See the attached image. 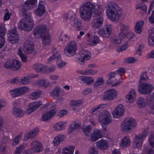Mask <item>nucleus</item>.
Listing matches in <instances>:
<instances>
[{"label":"nucleus","instance_id":"1","mask_svg":"<svg viewBox=\"0 0 154 154\" xmlns=\"http://www.w3.org/2000/svg\"><path fill=\"white\" fill-rule=\"evenodd\" d=\"M98 6L94 5L91 2H87L83 5L79 9V14L81 18L84 20L88 21L91 19L92 15L96 14V11L99 12Z\"/></svg>","mask_w":154,"mask_h":154},{"label":"nucleus","instance_id":"2","mask_svg":"<svg viewBox=\"0 0 154 154\" xmlns=\"http://www.w3.org/2000/svg\"><path fill=\"white\" fill-rule=\"evenodd\" d=\"M149 80V78L147 75L146 72H143L141 74L138 88L140 94L145 95L149 94L154 89L152 84L146 83Z\"/></svg>","mask_w":154,"mask_h":154},{"label":"nucleus","instance_id":"3","mask_svg":"<svg viewBox=\"0 0 154 154\" xmlns=\"http://www.w3.org/2000/svg\"><path fill=\"white\" fill-rule=\"evenodd\" d=\"M23 18L18 23L19 28L23 29L25 31H29L32 29L34 26L31 14L29 13H24L23 14Z\"/></svg>","mask_w":154,"mask_h":154},{"label":"nucleus","instance_id":"4","mask_svg":"<svg viewBox=\"0 0 154 154\" xmlns=\"http://www.w3.org/2000/svg\"><path fill=\"white\" fill-rule=\"evenodd\" d=\"M20 62L15 59L9 60L6 61L4 63V67L6 69H12L16 71L20 67Z\"/></svg>","mask_w":154,"mask_h":154},{"label":"nucleus","instance_id":"5","mask_svg":"<svg viewBox=\"0 0 154 154\" xmlns=\"http://www.w3.org/2000/svg\"><path fill=\"white\" fill-rule=\"evenodd\" d=\"M77 46L75 41H71L65 46L64 50V54L67 56L72 57L76 53Z\"/></svg>","mask_w":154,"mask_h":154},{"label":"nucleus","instance_id":"6","mask_svg":"<svg viewBox=\"0 0 154 154\" xmlns=\"http://www.w3.org/2000/svg\"><path fill=\"white\" fill-rule=\"evenodd\" d=\"M95 12L96 14H94L92 15L93 18L91 25L94 29H96L102 26L103 21V18L101 16V14H100L99 12L98 13L97 11H96Z\"/></svg>","mask_w":154,"mask_h":154},{"label":"nucleus","instance_id":"7","mask_svg":"<svg viewBox=\"0 0 154 154\" xmlns=\"http://www.w3.org/2000/svg\"><path fill=\"white\" fill-rule=\"evenodd\" d=\"M136 126L134 119L132 118H129L124 121L123 124L121 125V128L122 131L126 132L131 130V127H135Z\"/></svg>","mask_w":154,"mask_h":154},{"label":"nucleus","instance_id":"8","mask_svg":"<svg viewBox=\"0 0 154 154\" xmlns=\"http://www.w3.org/2000/svg\"><path fill=\"white\" fill-rule=\"evenodd\" d=\"M111 11L110 10L106 11V12L110 14L109 18L112 21L118 20L120 17L122 13V9L118 6V8H112Z\"/></svg>","mask_w":154,"mask_h":154},{"label":"nucleus","instance_id":"9","mask_svg":"<svg viewBox=\"0 0 154 154\" xmlns=\"http://www.w3.org/2000/svg\"><path fill=\"white\" fill-rule=\"evenodd\" d=\"M117 96V91L114 89H110L105 91L103 97L104 101H110L116 98Z\"/></svg>","mask_w":154,"mask_h":154},{"label":"nucleus","instance_id":"10","mask_svg":"<svg viewBox=\"0 0 154 154\" xmlns=\"http://www.w3.org/2000/svg\"><path fill=\"white\" fill-rule=\"evenodd\" d=\"M99 119L105 125H107L112 122V118L110 114L108 111H104L101 112Z\"/></svg>","mask_w":154,"mask_h":154},{"label":"nucleus","instance_id":"11","mask_svg":"<svg viewBox=\"0 0 154 154\" xmlns=\"http://www.w3.org/2000/svg\"><path fill=\"white\" fill-rule=\"evenodd\" d=\"M112 31L111 26L109 24H106L104 27L98 30V34L100 36L105 38L108 37Z\"/></svg>","mask_w":154,"mask_h":154},{"label":"nucleus","instance_id":"12","mask_svg":"<svg viewBox=\"0 0 154 154\" xmlns=\"http://www.w3.org/2000/svg\"><path fill=\"white\" fill-rule=\"evenodd\" d=\"M29 91V88L27 86H24L15 89L11 91L12 96L17 97L27 93Z\"/></svg>","mask_w":154,"mask_h":154},{"label":"nucleus","instance_id":"13","mask_svg":"<svg viewBox=\"0 0 154 154\" xmlns=\"http://www.w3.org/2000/svg\"><path fill=\"white\" fill-rule=\"evenodd\" d=\"M48 33L47 28L44 25H40L38 26L35 28V31L33 32V35L35 36L38 35L40 37Z\"/></svg>","mask_w":154,"mask_h":154},{"label":"nucleus","instance_id":"14","mask_svg":"<svg viewBox=\"0 0 154 154\" xmlns=\"http://www.w3.org/2000/svg\"><path fill=\"white\" fill-rule=\"evenodd\" d=\"M31 146L33 151L35 152H39L43 150L42 144L36 140L32 141Z\"/></svg>","mask_w":154,"mask_h":154},{"label":"nucleus","instance_id":"15","mask_svg":"<svg viewBox=\"0 0 154 154\" xmlns=\"http://www.w3.org/2000/svg\"><path fill=\"white\" fill-rule=\"evenodd\" d=\"M148 133V132L146 130H145L144 131L142 135L139 134L135 136V143L137 148H139L141 146L142 143V139L145 138Z\"/></svg>","mask_w":154,"mask_h":154},{"label":"nucleus","instance_id":"16","mask_svg":"<svg viewBox=\"0 0 154 154\" xmlns=\"http://www.w3.org/2000/svg\"><path fill=\"white\" fill-rule=\"evenodd\" d=\"M42 104V102L41 101L34 102L29 104L28 108L27 109L26 113L28 115L30 114L38 108Z\"/></svg>","mask_w":154,"mask_h":154},{"label":"nucleus","instance_id":"17","mask_svg":"<svg viewBox=\"0 0 154 154\" xmlns=\"http://www.w3.org/2000/svg\"><path fill=\"white\" fill-rule=\"evenodd\" d=\"M56 112L55 109H51L46 113L43 115L40 120L42 121H47L53 117Z\"/></svg>","mask_w":154,"mask_h":154},{"label":"nucleus","instance_id":"18","mask_svg":"<svg viewBox=\"0 0 154 154\" xmlns=\"http://www.w3.org/2000/svg\"><path fill=\"white\" fill-rule=\"evenodd\" d=\"M124 112V109L123 105L120 104L115 109V111L112 112L113 116L115 118H119L121 116Z\"/></svg>","mask_w":154,"mask_h":154},{"label":"nucleus","instance_id":"19","mask_svg":"<svg viewBox=\"0 0 154 154\" xmlns=\"http://www.w3.org/2000/svg\"><path fill=\"white\" fill-rule=\"evenodd\" d=\"M46 11L45 8L42 4L39 3L38 4V7L35 11V13L37 16L41 17Z\"/></svg>","mask_w":154,"mask_h":154},{"label":"nucleus","instance_id":"20","mask_svg":"<svg viewBox=\"0 0 154 154\" xmlns=\"http://www.w3.org/2000/svg\"><path fill=\"white\" fill-rule=\"evenodd\" d=\"M102 137V135L101 134L100 130L95 129L94 131L93 134L91 136V140L93 142H95L99 138Z\"/></svg>","mask_w":154,"mask_h":154},{"label":"nucleus","instance_id":"21","mask_svg":"<svg viewBox=\"0 0 154 154\" xmlns=\"http://www.w3.org/2000/svg\"><path fill=\"white\" fill-rule=\"evenodd\" d=\"M96 146L102 150L106 149L108 148L107 142L103 139H101L96 143Z\"/></svg>","mask_w":154,"mask_h":154},{"label":"nucleus","instance_id":"22","mask_svg":"<svg viewBox=\"0 0 154 154\" xmlns=\"http://www.w3.org/2000/svg\"><path fill=\"white\" fill-rule=\"evenodd\" d=\"M39 130L37 128H35L31 131L26 134L24 137V139L26 140L30 138L35 137L38 134Z\"/></svg>","mask_w":154,"mask_h":154},{"label":"nucleus","instance_id":"23","mask_svg":"<svg viewBox=\"0 0 154 154\" xmlns=\"http://www.w3.org/2000/svg\"><path fill=\"white\" fill-rule=\"evenodd\" d=\"M12 113L15 117H22L24 114V111L19 108H13Z\"/></svg>","mask_w":154,"mask_h":154},{"label":"nucleus","instance_id":"24","mask_svg":"<svg viewBox=\"0 0 154 154\" xmlns=\"http://www.w3.org/2000/svg\"><path fill=\"white\" fill-rule=\"evenodd\" d=\"M34 49L33 45L29 44L24 45L23 48L24 52L26 54H29L32 53Z\"/></svg>","mask_w":154,"mask_h":154},{"label":"nucleus","instance_id":"25","mask_svg":"<svg viewBox=\"0 0 154 154\" xmlns=\"http://www.w3.org/2000/svg\"><path fill=\"white\" fill-rule=\"evenodd\" d=\"M144 21L141 20L136 22L134 27L135 31L138 34H140L142 32V29Z\"/></svg>","mask_w":154,"mask_h":154},{"label":"nucleus","instance_id":"26","mask_svg":"<svg viewBox=\"0 0 154 154\" xmlns=\"http://www.w3.org/2000/svg\"><path fill=\"white\" fill-rule=\"evenodd\" d=\"M148 105L149 108L148 110L150 114H154V100L152 98H150L147 99Z\"/></svg>","mask_w":154,"mask_h":154},{"label":"nucleus","instance_id":"27","mask_svg":"<svg viewBox=\"0 0 154 154\" xmlns=\"http://www.w3.org/2000/svg\"><path fill=\"white\" fill-rule=\"evenodd\" d=\"M42 38L43 44L44 46L48 45L51 41V39L48 33L40 37Z\"/></svg>","mask_w":154,"mask_h":154},{"label":"nucleus","instance_id":"28","mask_svg":"<svg viewBox=\"0 0 154 154\" xmlns=\"http://www.w3.org/2000/svg\"><path fill=\"white\" fill-rule=\"evenodd\" d=\"M71 24L73 26H75L78 29H79L82 26L81 21L80 20L75 18L70 21Z\"/></svg>","mask_w":154,"mask_h":154},{"label":"nucleus","instance_id":"29","mask_svg":"<svg viewBox=\"0 0 154 154\" xmlns=\"http://www.w3.org/2000/svg\"><path fill=\"white\" fill-rule=\"evenodd\" d=\"M130 144V139L128 137H124L121 140V143L120 144L121 147H125L129 146Z\"/></svg>","mask_w":154,"mask_h":154},{"label":"nucleus","instance_id":"30","mask_svg":"<svg viewBox=\"0 0 154 154\" xmlns=\"http://www.w3.org/2000/svg\"><path fill=\"white\" fill-rule=\"evenodd\" d=\"M64 137L63 135L58 134L56 136L53 140L54 144L57 145L62 142L64 140Z\"/></svg>","mask_w":154,"mask_h":154},{"label":"nucleus","instance_id":"31","mask_svg":"<svg viewBox=\"0 0 154 154\" xmlns=\"http://www.w3.org/2000/svg\"><path fill=\"white\" fill-rule=\"evenodd\" d=\"M33 68L38 72H44L45 70V66L42 64H35L33 66Z\"/></svg>","mask_w":154,"mask_h":154},{"label":"nucleus","instance_id":"32","mask_svg":"<svg viewBox=\"0 0 154 154\" xmlns=\"http://www.w3.org/2000/svg\"><path fill=\"white\" fill-rule=\"evenodd\" d=\"M80 123L79 122H73L69 126V130L71 132L77 129L80 127Z\"/></svg>","mask_w":154,"mask_h":154},{"label":"nucleus","instance_id":"33","mask_svg":"<svg viewBox=\"0 0 154 154\" xmlns=\"http://www.w3.org/2000/svg\"><path fill=\"white\" fill-rule=\"evenodd\" d=\"M75 148L74 146H69L62 150V154H73V150Z\"/></svg>","mask_w":154,"mask_h":154},{"label":"nucleus","instance_id":"34","mask_svg":"<svg viewBox=\"0 0 154 154\" xmlns=\"http://www.w3.org/2000/svg\"><path fill=\"white\" fill-rule=\"evenodd\" d=\"M56 58V62L58 66V68H62L66 65V63L62 61L60 54H58Z\"/></svg>","mask_w":154,"mask_h":154},{"label":"nucleus","instance_id":"35","mask_svg":"<svg viewBox=\"0 0 154 154\" xmlns=\"http://www.w3.org/2000/svg\"><path fill=\"white\" fill-rule=\"evenodd\" d=\"M80 53L81 54L83 55V57L85 60H88L90 59L91 58L90 53V51L88 50H82L80 51Z\"/></svg>","mask_w":154,"mask_h":154},{"label":"nucleus","instance_id":"36","mask_svg":"<svg viewBox=\"0 0 154 154\" xmlns=\"http://www.w3.org/2000/svg\"><path fill=\"white\" fill-rule=\"evenodd\" d=\"M104 83V80L102 77L97 78L93 84L94 87L95 88H97L100 85H103Z\"/></svg>","mask_w":154,"mask_h":154},{"label":"nucleus","instance_id":"37","mask_svg":"<svg viewBox=\"0 0 154 154\" xmlns=\"http://www.w3.org/2000/svg\"><path fill=\"white\" fill-rule=\"evenodd\" d=\"M82 103V101L81 100H73L70 102V104L72 109L74 110L75 107H78Z\"/></svg>","mask_w":154,"mask_h":154},{"label":"nucleus","instance_id":"38","mask_svg":"<svg viewBox=\"0 0 154 154\" xmlns=\"http://www.w3.org/2000/svg\"><path fill=\"white\" fill-rule=\"evenodd\" d=\"M118 8V5L116 3L113 2H109L107 5V6L105 7L106 10L107 11L109 10L111 11L112 8Z\"/></svg>","mask_w":154,"mask_h":154},{"label":"nucleus","instance_id":"39","mask_svg":"<svg viewBox=\"0 0 154 154\" xmlns=\"http://www.w3.org/2000/svg\"><path fill=\"white\" fill-rule=\"evenodd\" d=\"M33 8L32 6H29V4L25 3V2L20 7V9L23 11V13H26V11L27 10L31 9Z\"/></svg>","mask_w":154,"mask_h":154},{"label":"nucleus","instance_id":"40","mask_svg":"<svg viewBox=\"0 0 154 154\" xmlns=\"http://www.w3.org/2000/svg\"><path fill=\"white\" fill-rule=\"evenodd\" d=\"M41 94L42 92L40 91L39 92H34L29 95V97L31 99H36L39 97Z\"/></svg>","mask_w":154,"mask_h":154},{"label":"nucleus","instance_id":"41","mask_svg":"<svg viewBox=\"0 0 154 154\" xmlns=\"http://www.w3.org/2000/svg\"><path fill=\"white\" fill-rule=\"evenodd\" d=\"M54 127L56 130L60 131L64 129V125L62 122H59L55 123Z\"/></svg>","mask_w":154,"mask_h":154},{"label":"nucleus","instance_id":"42","mask_svg":"<svg viewBox=\"0 0 154 154\" xmlns=\"http://www.w3.org/2000/svg\"><path fill=\"white\" fill-rule=\"evenodd\" d=\"M135 36L134 33L132 32H130L127 33L126 34H123L121 35V37L123 38H127L128 39L130 40L133 38Z\"/></svg>","mask_w":154,"mask_h":154},{"label":"nucleus","instance_id":"43","mask_svg":"<svg viewBox=\"0 0 154 154\" xmlns=\"http://www.w3.org/2000/svg\"><path fill=\"white\" fill-rule=\"evenodd\" d=\"M136 94L134 91L131 89V91L129 92V94L126 95V98L128 100H132L135 97Z\"/></svg>","mask_w":154,"mask_h":154},{"label":"nucleus","instance_id":"44","mask_svg":"<svg viewBox=\"0 0 154 154\" xmlns=\"http://www.w3.org/2000/svg\"><path fill=\"white\" fill-rule=\"evenodd\" d=\"M137 104L139 107L141 108L145 106L146 103L144 99L142 97H140L138 99Z\"/></svg>","mask_w":154,"mask_h":154},{"label":"nucleus","instance_id":"45","mask_svg":"<svg viewBox=\"0 0 154 154\" xmlns=\"http://www.w3.org/2000/svg\"><path fill=\"white\" fill-rule=\"evenodd\" d=\"M82 131L84 134L87 136H88L91 134L92 130L91 127L88 126L87 127L82 128Z\"/></svg>","mask_w":154,"mask_h":154},{"label":"nucleus","instance_id":"46","mask_svg":"<svg viewBox=\"0 0 154 154\" xmlns=\"http://www.w3.org/2000/svg\"><path fill=\"white\" fill-rule=\"evenodd\" d=\"M18 54L23 61V62H25L26 61V57L23 53L20 48L18 50Z\"/></svg>","mask_w":154,"mask_h":154},{"label":"nucleus","instance_id":"47","mask_svg":"<svg viewBox=\"0 0 154 154\" xmlns=\"http://www.w3.org/2000/svg\"><path fill=\"white\" fill-rule=\"evenodd\" d=\"M8 40L12 44L17 43L18 41V37H12V36H7Z\"/></svg>","mask_w":154,"mask_h":154},{"label":"nucleus","instance_id":"48","mask_svg":"<svg viewBox=\"0 0 154 154\" xmlns=\"http://www.w3.org/2000/svg\"><path fill=\"white\" fill-rule=\"evenodd\" d=\"M97 72L96 69H89L85 70V71L82 73V74L85 75H93L95 74Z\"/></svg>","mask_w":154,"mask_h":154},{"label":"nucleus","instance_id":"49","mask_svg":"<svg viewBox=\"0 0 154 154\" xmlns=\"http://www.w3.org/2000/svg\"><path fill=\"white\" fill-rule=\"evenodd\" d=\"M37 85L39 86H43L45 88L48 86V84L45 83V81L44 80H38L37 81Z\"/></svg>","mask_w":154,"mask_h":154},{"label":"nucleus","instance_id":"50","mask_svg":"<svg viewBox=\"0 0 154 154\" xmlns=\"http://www.w3.org/2000/svg\"><path fill=\"white\" fill-rule=\"evenodd\" d=\"M69 38V36L67 34H65L63 35H62L61 34L60 35L59 40H60L61 42H66L68 41Z\"/></svg>","mask_w":154,"mask_h":154},{"label":"nucleus","instance_id":"51","mask_svg":"<svg viewBox=\"0 0 154 154\" xmlns=\"http://www.w3.org/2000/svg\"><path fill=\"white\" fill-rule=\"evenodd\" d=\"M29 82V79L27 77H22L20 80V82L23 85H26Z\"/></svg>","mask_w":154,"mask_h":154},{"label":"nucleus","instance_id":"52","mask_svg":"<svg viewBox=\"0 0 154 154\" xmlns=\"http://www.w3.org/2000/svg\"><path fill=\"white\" fill-rule=\"evenodd\" d=\"M120 26L121 27V29L120 32L119 33V35L120 36H121L123 34L124 31L128 29V26L123 24H121L120 25Z\"/></svg>","mask_w":154,"mask_h":154},{"label":"nucleus","instance_id":"53","mask_svg":"<svg viewBox=\"0 0 154 154\" xmlns=\"http://www.w3.org/2000/svg\"><path fill=\"white\" fill-rule=\"evenodd\" d=\"M21 137V135H18L12 141V145L13 146H15L18 143Z\"/></svg>","mask_w":154,"mask_h":154},{"label":"nucleus","instance_id":"54","mask_svg":"<svg viewBox=\"0 0 154 154\" xmlns=\"http://www.w3.org/2000/svg\"><path fill=\"white\" fill-rule=\"evenodd\" d=\"M137 60L132 57H129L127 58H125L124 59V62L127 63H134Z\"/></svg>","mask_w":154,"mask_h":154},{"label":"nucleus","instance_id":"55","mask_svg":"<svg viewBox=\"0 0 154 154\" xmlns=\"http://www.w3.org/2000/svg\"><path fill=\"white\" fill-rule=\"evenodd\" d=\"M100 41L99 37L97 35H94L93 37L92 43L93 44L92 45H94L98 43Z\"/></svg>","mask_w":154,"mask_h":154},{"label":"nucleus","instance_id":"56","mask_svg":"<svg viewBox=\"0 0 154 154\" xmlns=\"http://www.w3.org/2000/svg\"><path fill=\"white\" fill-rule=\"evenodd\" d=\"M114 44L117 46L119 45L121 42L120 38L118 36H115L112 40Z\"/></svg>","mask_w":154,"mask_h":154},{"label":"nucleus","instance_id":"57","mask_svg":"<svg viewBox=\"0 0 154 154\" xmlns=\"http://www.w3.org/2000/svg\"><path fill=\"white\" fill-rule=\"evenodd\" d=\"M60 91V88L58 87H56L52 91V95L56 96H58L59 94Z\"/></svg>","mask_w":154,"mask_h":154},{"label":"nucleus","instance_id":"58","mask_svg":"<svg viewBox=\"0 0 154 154\" xmlns=\"http://www.w3.org/2000/svg\"><path fill=\"white\" fill-rule=\"evenodd\" d=\"M37 3V0H27L25 1V3L29 4V6H32L36 4Z\"/></svg>","mask_w":154,"mask_h":154},{"label":"nucleus","instance_id":"59","mask_svg":"<svg viewBox=\"0 0 154 154\" xmlns=\"http://www.w3.org/2000/svg\"><path fill=\"white\" fill-rule=\"evenodd\" d=\"M85 81L87 84L89 85L91 83L94 82V80L92 77L86 76Z\"/></svg>","mask_w":154,"mask_h":154},{"label":"nucleus","instance_id":"60","mask_svg":"<svg viewBox=\"0 0 154 154\" xmlns=\"http://www.w3.org/2000/svg\"><path fill=\"white\" fill-rule=\"evenodd\" d=\"M85 77L84 76H79L77 78L78 82L81 83L83 84L85 83Z\"/></svg>","mask_w":154,"mask_h":154},{"label":"nucleus","instance_id":"61","mask_svg":"<svg viewBox=\"0 0 154 154\" xmlns=\"http://www.w3.org/2000/svg\"><path fill=\"white\" fill-rule=\"evenodd\" d=\"M18 35V33L15 29H13L10 30L7 34V36H12V35Z\"/></svg>","mask_w":154,"mask_h":154},{"label":"nucleus","instance_id":"62","mask_svg":"<svg viewBox=\"0 0 154 154\" xmlns=\"http://www.w3.org/2000/svg\"><path fill=\"white\" fill-rule=\"evenodd\" d=\"M5 29L4 27L0 26V37H4L5 35Z\"/></svg>","mask_w":154,"mask_h":154},{"label":"nucleus","instance_id":"63","mask_svg":"<svg viewBox=\"0 0 154 154\" xmlns=\"http://www.w3.org/2000/svg\"><path fill=\"white\" fill-rule=\"evenodd\" d=\"M24 149V146L23 145H21L19 146L18 147H17L15 149V152H18L21 153Z\"/></svg>","mask_w":154,"mask_h":154},{"label":"nucleus","instance_id":"64","mask_svg":"<svg viewBox=\"0 0 154 154\" xmlns=\"http://www.w3.org/2000/svg\"><path fill=\"white\" fill-rule=\"evenodd\" d=\"M149 141L150 145L154 147V137L151 135L149 139Z\"/></svg>","mask_w":154,"mask_h":154}]
</instances>
